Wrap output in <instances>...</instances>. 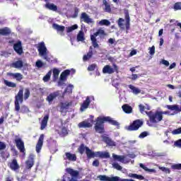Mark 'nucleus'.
Instances as JSON below:
<instances>
[{
	"label": "nucleus",
	"instance_id": "nucleus-51",
	"mask_svg": "<svg viewBox=\"0 0 181 181\" xmlns=\"http://www.w3.org/2000/svg\"><path fill=\"white\" fill-rule=\"evenodd\" d=\"M171 134H172L173 135H179V134H181V127L173 130V131L171 132Z\"/></svg>",
	"mask_w": 181,
	"mask_h": 181
},
{
	"label": "nucleus",
	"instance_id": "nucleus-31",
	"mask_svg": "<svg viewBox=\"0 0 181 181\" xmlns=\"http://www.w3.org/2000/svg\"><path fill=\"white\" fill-rule=\"evenodd\" d=\"M129 88H130V90H132V93H133V94H134L135 95H138V94H141V89L135 87L133 85H129Z\"/></svg>",
	"mask_w": 181,
	"mask_h": 181
},
{
	"label": "nucleus",
	"instance_id": "nucleus-26",
	"mask_svg": "<svg viewBox=\"0 0 181 181\" xmlns=\"http://www.w3.org/2000/svg\"><path fill=\"white\" fill-rule=\"evenodd\" d=\"M11 28L8 27H5L4 28L0 29V35L1 36H8V35H11Z\"/></svg>",
	"mask_w": 181,
	"mask_h": 181
},
{
	"label": "nucleus",
	"instance_id": "nucleus-35",
	"mask_svg": "<svg viewBox=\"0 0 181 181\" xmlns=\"http://www.w3.org/2000/svg\"><path fill=\"white\" fill-rule=\"evenodd\" d=\"M95 129L96 132H98V134H103L104 125L95 124Z\"/></svg>",
	"mask_w": 181,
	"mask_h": 181
},
{
	"label": "nucleus",
	"instance_id": "nucleus-48",
	"mask_svg": "<svg viewBox=\"0 0 181 181\" xmlns=\"http://www.w3.org/2000/svg\"><path fill=\"white\" fill-rule=\"evenodd\" d=\"M112 165V168H114V169H116L117 170H122V167L119 165L118 163H113Z\"/></svg>",
	"mask_w": 181,
	"mask_h": 181
},
{
	"label": "nucleus",
	"instance_id": "nucleus-36",
	"mask_svg": "<svg viewBox=\"0 0 181 181\" xmlns=\"http://www.w3.org/2000/svg\"><path fill=\"white\" fill-rule=\"evenodd\" d=\"M103 5H105V11L111 12V5L107 2V0H103Z\"/></svg>",
	"mask_w": 181,
	"mask_h": 181
},
{
	"label": "nucleus",
	"instance_id": "nucleus-39",
	"mask_svg": "<svg viewBox=\"0 0 181 181\" xmlns=\"http://www.w3.org/2000/svg\"><path fill=\"white\" fill-rule=\"evenodd\" d=\"M125 20H126V29L127 30H128L129 29V22H130L129 13H128V12L125 13Z\"/></svg>",
	"mask_w": 181,
	"mask_h": 181
},
{
	"label": "nucleus",
	"instance_id": "nucleus-18",
	"mask_svg": "<svg viewBox=\"0 0 181 181\" xmlns=\"http://www.w3.org/2000/svg\"><path fill=\"white\" fill-rule=\"evenodd\" d=\"M64 160H71V162H76L77 160V156L76 154H73L69 152L65 153V157L64 156Z\"/></svg>",
	"mask_w": 181,
	"mask_h": 181
},
{
	"label": "nucleus",
	"instance_id": "nucleus-63",
	"mask_svg": "<svg viewBox=\"0 0 181 181\" xmlns=\"http://www.w3.org/2000/svg\"><path fill=\"white\" fill-rule=\"evenodd\" d=\"M131 161L130 159L126 158L124 156H123V159L122 160V163H124V165L127 163H129Z\"/></svg>",
	"mask_w": 181,
	"mask_h": 181
},
{
	"label": "nucleus",
	"instance_id": "nucleus-30",
	"mask_svg": "<svg viewBox=\"0 0 181 181\" xmlns=\"http://www.w3.org/2000/svg\"><path fill=\"white\" fill-rule=\"evenodd\" d=\"M52 28H53V29L57 30V32H64V29H66V28L64 26L60 25L57 23H53Z\"/></svg>",
	"mask_w": 181,
	"mask_h": 181
},
{
	"label": "nucleus",
	"instance_id": "nucleus-9",
	"mask_svg": "<svg viewBox=\"0 0 181 181\" xmlns=\"http://www.w3.org/2000/svg\"><path fill=\"white\" fill-rule=\"evenodd\" d=\"M62 95V91L61 90H57L55 92L51 93L47 98H46V101L49 104H52L53 103L54 100H56L57 97H60Z\"/></svg>",
	"mask_w": 181,
	"mask_h": 181
},
{
	"label": "nucleus",
	"instance_id": "nucleus-22",
	"mask_svg": "<svg viewBox=\"0 0 181 181\" xmlns=\"http://www.w3.org/2000/svg\"><path fill=\"white\" fill-rule=\"evenodd\" d=\"M139 165L141 169H144L146 172V173H150V174L156 173V170H155L153 168H148L146 165H145L142 163H140Z\"/></svg>",
	"mask_w": 181,
	"mask_h": 181
},
{
	"label": "nucleus",
	"instance_id": "nucleus-53",
	"mask_svg": "<svg viewBox=\"0 0 181 181\" xmlns=\"http://www.w3.org/2000/svg\"><path fill=\"white\" fill-rule=\"evenodd\" d=\"M29 95H30V90H29L28 88H26L25 90V93H24V100H28L29 98Z\"/></svg>",
	"mask_w": 181,
	"mask_h": 181
},
{
	"label": "nucleus",
	"instance_id": "nucleus-60",
	"mask_svg": "<svg viewBox=\"0 0 181 181\" xmlns=\"http://www.w3.org/2000/svg\"><path fill=\"white\" fill-rule=\"evenodd\" d=\"M174 146H176L177 148H181V139L174 142Z\"/></svg>",
	"mask_w": 181,
	"mask_h": 181
},
{
	"label": "nucleus",
	"instance_id": "nucleus-11",
	"mask_svg": "<svg viewBox=\"0 0 181 181\" xmlns=\"http://www.w3.org/2000/svg\"><path fill=\"white\" fill-rule=\"evenodd\" d=\"M57 131L60 136H66L69 134L66 124H64L63 122H61V126H59V129H57Z\"/></svg>",
	"mask_w": 181,
	"mask_h": 181
},
{
	"label": "nucleus",
	"instance_id": "nucleus-49",
	"mask_svg": "<svg viewBox=\"0 0 181 181\" xmlns=\"http://www.w3.org/2000/svg\"><path fill=\"white\" fill-rule=\"evenodd\" d=\"M174 170H181V163L174 164L171 166Z\"/></svg>",
	"mask_w": 181,
	"mask_h": 181
},
{
	"label": "nucleus",
	"instance_id": "nucleus-13",
	"mask_svg": "<svg viewBox=\"0 0 181 181\" xmlns=\"http://www.w3.org/2000/svg\"><path fill=\"white\" fill-rule=\"evenodd\" d=\"M81 22H84L85 23H93L94 21L93 18H90V16L87 13H82L80 17Z\"/></svg>",
	"mask_w": 181,
	"mask_h": 181
},
{
	"label": "nucleus",
	"instance_id": "nucleus-6",
	"mask_svg": "<svg viewBox=\"0 0 181 181\" xmlns=\"http://www.w3.org/2000/svg\"><path fill=\"white\" fill-rule=\"evenodd\" d=\"M104 33V30L99 29L96 33L90 35V40L92 42V45L94 49H98V47H100L98 42H97V36H100V35L103 36Z\"/></svg>",
	"mask_w": 181,
	"mask_h": 181
},
{
	"label": "nucleus",
	"instance_id": "nucleus-33",
	"mask_svg": "<svg viewBox=\"0 0 181 181\" xmlns=\"http://www.w3.org/2000/svg\"><path fill=\"white\" fill-rule=\"evenodd\" d=\"M10 168L12 170H18V169H19V165L16 159L13 160L10 164Z\"/></svg>",
	"mask_w": 181,
	"mask_h": 181
},
{
	"label": "nucleus",
	"instance_id": "nucleus-54",
	"mask_svg": "<svg viewBox=\"0 0 181 181\" xmlns=\"http://www.w3.org/2000/svg\"><path fill=\"white\" fill-rule=\"evenodd\" d=\"M139 111L141 114H146V112H148L145 110L146 109H145V106H144V105H139Z\"/></svg>",
	"mask_w": 181,
	"mask_h": 181
},
{
	"label": "nucleus",
	"instance_id": "nucleus-44",
	"mask_svg": "<svg viewBox=\"0 0 181 181\" xmlns=\"http://www.w3.org/2000/svg\"><path fill=\"white\" fill-rule=\"evenodd\" d=\"M78 28V25L77 24H75L71 27L66 28V33H70V32H73V30H76V29Z\"/></svg>",
	"mask_w": 181,
	"mask_h": 181
},
{
	"label": "nucleus",
	"instance_id": "nucleus-5",
	"mask_svg": "<svg viewBox=\"0 0 181 181\" xmlns=\"http://www.w3.org/2000/svg\"><path fill=\"white\" fill-rule=\"evenodd\" d=\"M23 103V89H21L17 95L15 97V111L19 112L21 110V105Z\"/></svg>",
	"mask_w": 181,
	"mask_h": 181
},
{
	"label": "nucleus",
	"instance_id": "nucleus-40",
	"mask_svg": "<svg viewBox=\"0 0 181 181\" xmlns=\"http://www.w3.org/2000/svg\"><path fill=\"white\" fill-rule=\"evenodd\" d=\"M4 83L5 86H7V87H11L12 88H15V87H16V83L8 81V80H4Z\"/></svg>",
	"mask_w": 181,
	"mask_h": 181
},
{
	"label": "nucleus",
	"instance_id": "nucleus-52",
	"mask_svg": "<svg viewBox=\"0 0 181 181\" xmlns=\"http://www.w3.org/2000/svg\"><path fill=\"white\" fill-rule=\"evenodd\" d=\"M17 81H21L23 78V75H22L21 73H16L15 78Z\"/></svg>",
	"mask_w": 181,
	"mask_h": 181
},
{
	"label": "nucleus",
	"instance_id": "nucleus-61",
	"mask_svg": "<svg viewBox=\"0 0 181 181\" xmlns=\"http://www.w3.org/2000/svg\"><path fill=\"white\" fill-rule=\"evenodd\" d=\"M149 51V54L151 56H153L155 54V46H152L151 47H149L148 49Z\"/></svg>",
	"mask_w": 181,
	"mask_h": 181
},
{
	"label": "nucleus",
	"instance_id": "nucleus-50",
	"mask_svg": "<svg viewBox=\"0 0 181 181\" xmlns=\"http://www.w3.org/2000/svg\"><path fill=\"white\" fill-rule=\"evenodd\" d=\"M148 135H149V132H143L142 133H141L139 134V138H140V139H144V138H146V136H148Z\"/></svg>",
	"mask_w": 181,
	"mask_h": 181
},
{
	"label": "nucleus",
	"instance_id": "nucleus-37",
	"mask_svg": "<svg viewBox=\"0 0 181 181\" xmlns=\"http://www.w3.org/2000/svg\"><path fill=\"white\" fill-rule=\"evenodd\" d=\"M98 24L100 26H110V25H111V22H110V21L107 20V19H103L102 21H100Z\"/></svg>",
	"mask_w": 181,
	"mask_h": 181
},
{
	"label": "nucleus",
	"instance_id": "nucleus-3",
	"mask_svg": "<svg viewBox=\"0 0 181 181\" xmlns=\"http://www.w3.org/2000/svg\"><path fill=\"white\" fill-rule=\"evenodd\" d=\"M146 113L152 124H158V122H160L163 119V116H162L160 111H156V112L150 111Z\"/></svg>",
	"mask_w": 181,
	"mask_h": 181
},
{
	"label": "nucleus",
	"instance_id": "nucleus-14",
	"mask_svg": "<svg viewBox=\"0 0 181 181\" xmlns=\"http://www.w3.org/2000/svg\"><path fill=\"white\" fill-rule=\"evenodd\" d=\"M44 139H45V134H41L39 137L38 141L35 147L37 153H40V151H42Z\"/></svg>",
	"mask_w": 181,
	"mask_h": 181
},
{
	"label": "nucleus",
	"instance_id": "nucleus-41",
	"mask_svg": "<svg viewBox=\"0 0 181 181\" xmlns=\"http://www.w3.org/2000/svg\"><path fill=\"white\" fill-rule=\"evenodd\" d=\"M74 88V86L71 84H69L66 88L65 89L64 94L68 93V94H71V93L73 92V88Z\"/></svg>",
	"mask_w": 181,
	"mask_h": 181
},
{
	"label": "nucleus",
	"instance_id": "nucleus-55",
	"mask_svg": "<svg viewBox=\"0 0 181 181\" xmlns=\"http://www.w3.org/2000/svg\"><path fill=\"white\" fill-rule=\"evenodd\" d=\"M175 11H181V2H177L174 5Z\"/></svg>",
	"mask_w": 181,
	"mask_h": 181
},
{
	"label": "nucleus",
	"instance_id": "nucleus-38",
	"mask_svg": "<svg viewBox=\"0 0 181 181\" xmlns=\"http://www.w3.org/2000/svg\"><path fill=\"white\" fill-rule=\"evenodd\" d=\"M87 148H88V147L84 145V144H82L78 148V151L79 153L83 155V153H84V152H86L87 151Z\"/></svg>",
	"mask_w": 181,
	"mask_h": 181
},
{
	"label": "nucleus",
	"instance_id": "nucleus-42",
	"mask_svg": "<svg viewBox=\"0 0 181 181\" xmlns=\"http://www.w3.org/2000/svg\"><path fill=\"white\" fill-rule=\"evenodd\" d=\"M125 22V20L124 18H119L117 21V25L120 29H125V27L124 26V23Z\"/></svg>",
	"mask_w": 181,
	"mask_h": 181
},
{
	"label": "nucleus",
	"instance_id": "nucleus-25",
	"mask_svg": "<svg viewBox=\"0 0 181 181\" xmlns=\"http://www.w3.org/2000/svg\"><path fill=\"white\" fill-rule=\"evenodd\" d=\"M49 121V115H46L42 122H41V127L40 129L42 131H43V129H45V128H46V127H47V122Z\"/></svg>",
	"mask_w": 181,
	"mask_h": 181
},
{
	"label": "nucleus",
	"instance_id": "nucleus-16",
	"mask_svg": "<svg viewBox=\"0 0 181 181\" xmlns=\"http://www.w3.org/2000/svg\"><path fill=\"white\" fill-rule=\"evenodd\" d=\"M13 49L18 53V54H22L23 53V49L22 48V42L18 40L13 45Z\"/></svg>",
	"mask_w": 181,
	"mask_h": 181
},
{
	"label": "nucleus",
	"instance_id": "nucleus-2",
	"mask_svg": "<svg viewBox=\"0 0 181 181\" xmlns=\"http://www.w3.org/2000/svg\"><path fill=\"white\" fill-rule=\"evenodd\" d=\"M86 153L88 159L93 158H101L102 159H108L110 158V153L104 151H93L89 148H86Z\"/></svg>",
	"mask_w": 181,
	"mask_h": 181
},
{
	"label": "nucleus",
	"instance_id": "nucleus-24",
	"mask_svg": "<svg viewBox=\"0 0 181 181\" xmlns=\"http://www.w3.org/2000/svg\"><path fill=\"white\" fill-rule=\"evenodd\" d=\"M45 7L49 11H52V12H57V6L54 5L53 3H47Z\"/></svg>",
	"mask_w": 181,
	"mask_h": 181
},
{
	"label": "nucleus",
	"instance_id": "nucleus-7",
	"mask_svg": "<svg viewBox=\"0 0 181 181\" xmlns=\"http://www.w3.org/2000/svg\"><path fill=\"white\" fill-rule=\"evenodd\" d=\"M98 178L100 181H135L134 180H129V179L121 180V178H119V177H117V176L110 177L107 175H99Z\"/></svg>",
	"mask_w": 181,
	"mask_h": 181
},
{
	"label": "nucleus",
	"instance_id": "nucleus-57",
	"mask_svg": "<svg viewBox=\"0 0 181 181\" xmlns=\"http://www.w3.org/2000/svg\"><path fill=\"white\" fill-rule=\"evenodd\" d=\"M158 169H160V170H162V172H164L165 173H170V170L168 168L159 166Z\"/></svg>",
	"mask_w": 181,
	"mask_h": 181
},
{
	"label": "nucleus",
	"instance_id": "nucleus-8",
	"mask_svg": "<svg viewBox=\"0 0 181 181\" xmlns=\"http://www.w3.org/2000/svg\"><path fill=\"white\" fill-rule=\"evenodd\" d=\"M142 125H144V122L137 119L134 121L129 127H126V129H127V131H138Z\"/></svg>",
	"mask_w": 181,
	"mask_h": 181
},
{
	"label": "nucleus",
	"instance_id": "nucleus-64",
	"mask_svg": "<svg viewBox=\"0 0 181 181\" xmlns=\"http://www.w3.org/2000/svg\"><path fill=\"white\" fill-rule=\"evenodd\" d=\"M6 148V145H5V143L0 141V151H4Z\"/></svg>",
	"mask_w": 181,
	"mask_h": 181
},
{
	"label": "nucleus",
	"instance_id": "nucleus-17",
	"mask_svg": "<svg viewBox=\"0 0 181 181\" xmlns=\"http://www.w3.org/2000/svg\"><path fill=\"white\" fill-rule=\"evenodd\" d=\"M90 103L91 100H90V97L88 96L81 105L80 111L81 112H84V111L86 110L87 108H88V106L90 105Z\"/></svg>",
	"mask_w": 181,
	"mask_h": 181
},
{
	"label": "nucleus",
	"instance_id": "nucleus-29",
	"mask_svg": "<svg viewBox=\"0 0 181 181\" xmlns=\"http://www.w3.org/2000/svg\"><path fill=\"white\" fill-rule=\"evenodd\" d=\"M76 40L77 42H84L86 40V38L84 37V32L83 30H81L77 36H76Z\"/></svg>",
	"mask_w": 181,
	"mask_h": 181
},
{
	"label": "nucleus",
	"instance_id": "nucleus-19",
	"mask_svg": "<svg viewBox=\"0 0 181 181\" xmlns=\"http://www.w3.org/2000/svg\"><path fill=\"white\" fill-rule=\"evenodd\" d=\"M25 164L28 169H31L33 165H35V155L30 154L28 160L25 162Z\"/></svg>",
	"mask_w": 181,
	"mask_h": 181
},
{
	"label": "nucleus",
	"instance_id": "nucleus-32",
	"mask_svg": "<svg viewBox=\"0 0 181 181\" xmlns=\"http://www.w3.org/2000/svg\"><path fill=\"white\" fill-rule=\"evenodd\" d=\"M11 67L14 69H22L23 67V62L21 60L16 61L11 64Z\"/></svg>",
	"mask_w": 181,
	"mask_h": 181
},
{
	"label": "nucleus",
	"instance_id": "nucleus-58",
	"mask_svg": "<svg viewBox=\"0 0 181 181\" xmlns=\"http://www.w3.org/2000/svg\"><path fill=\"white\" fill-rule=\"evenodd\" d=\"M96 67H97V65L95 64H92L88 67V71H94Z\"/></svg>",
	"mask_w": 181,
	"mask_h": 181
},
{
	"label": "nucleus",
	"instance_id": "nucleus-43",
	"mask_svg": "<svg viewBox=\"0 0 181 181\" xmlns=\"http://www.w3.org/2000/svg\"><path fill=\"white\" fill-rule=\"evenodd\" d=\"M112 158L115 159V160H118V162L122 163V159L124 158V156H118L116 155L115 153L112 154Z\"/></svg>",
	"mask_w": 181,
	"mask_h": 181
},
{
	"label": "nucleus",
	"instance_id": "nucleus-10",
	"mask_svg": "<svg viewBox=\"0 0 181 181\" xmlns=\"http://www.w3.org/2000/svg\"><path fill=\"white\" fill-rule=\"evenodd\" d=\"M93 117L92 118H89L87 120H85L78 124V127L80 128H91L93 127V122H94Z\"/></svg>",
	"mask_w": 181,
	"mask_h": 181
},
{
	"label": "nucleus",
	"instance_id": "nucleus-4",
	"mask_svg": "<svg viewBox=\"0 0 181 181\" xmlns=\"http://www.w3.org/2000/svg\"><path fill=\"white\" fill-rule=\"evenodd\" d=\"M104 122H109L111 125H115V127H118L119 123L116 120H114L111 117H99L97 118V122L95 125H104Z\"/></svg>",
	"mask_w": 181,
	"mask_h": 181
},
{
	"label": "nucleus",
	"instance_id": "nucleus-59",
	"mask_svg": "<svg viewBox=\"0 0 181 181\" xmlns=\"http://www.w3.org/2000/svg\"><path fill=\"white\" fill-rule=\"evenodd\" d=\"M28 111H29V109L28 108V107H26L25 105L21 106L20 109L21 112L25 113V112H28Z\"/></svg>",
	"mask_w": 181,
	"mask_h": 181
},
{
	"label": "nucleus",
	"instance_id": "nucleus-34",
	"mask_svg": "<svg viewBox=\"0 0 181 181\" xmlns=\"http://www.w3.org/2000/svg\"><path fill=\"white\" fill-rule=\"evenodd\" d=\"M53 73V81H56L59 78V74H60V71L56 68L52 70Z\"/></svg>",
	"mask_w": 181,
	"mask_h": 181
},
{
	"label": "nucleus",
	"instance_id": "nucleus-46",
	"mask_svg": "<svg viewBox=\"0 0 181 181\" xmlns=\"http://www.w3.org/2000/svg\"><path fill=\"white\" fill-rule=\"evenodd\" d=\"M50 77H52V71H48V73L43 77V81L47 83V81L50 80Z\"/></svg>",
	"mask_w": 181,
	"mask_h": 181
},
{
	"label": "nucleus",
	"instance_id": "nucleus-62",
	"mask_svg": "<svg viewBox=\"0 0 181 181\" xmlns=\"http://www.w3.org/2000/svg\"><path fill=\"white\" fill-rule=\"evenodd\" d=\"M78 12H80V10L78 8H76L72 17L73 18H77V16H78Z\"/></svg>",
	"mask_w": 181,
	"mask_h": 181
},
{
	"label": "nucleus",
	"instance_id": "nucleus-1",
	"mask_svg": "<svg viewBox=\"0 0 181 181\" xmlns=\"http://www.w3.org/2000/svg\"><path fill=\"white\" fill-rule=\"evenodd\" d=\"M37 50L39 52V56L42 57L46 62H48V63H57V59H52L53 57L49 55V51H47L45 42H40L38 45Z\"/></svg>",
	"mask_w": 181,
	"mask_h": 181
},
{
	"label": "nucleus",
	"instance_id": "nucleus-47",
	"mask_svg": "<svg viewBox=\"0 0 181 181\" xmlns=\"http://www.w3.org/2000/svg\"><path fill=\"white\" fill-rule=\"evenodd\" d=\"M93 57V54L91 52H88L87 54H85L83 57V62H87V60H90Z\"/></svg>",
	"mask_w": 181,
	"mask_h": 181
},
{
	"label": "nucleus",
	"instance_id": "nucleus-27",
	"mask_svg": "<svg viewBox=\"0 0 181 181\" xmlns=\"http://www.w3.org/2000/svg\"><path fill=\"white\" fill-rule=\"evenodd\" d=\"M67 76H70V70L66 69L60 75L61 81H64L67 78Z\"/></svg>",
	"mask_w": 181,
	"mask_h": 181
},
{
	"label": "nucleus",
	"instance_id": "nucleus-15",
	"mask_svg": "<svg viewBox=\"0 0 181 181\" xmlns=\"http://www.w3.org/2000/svg\"><path fill=\"white\" fill-rule=\"evenodd\" d=\"M16 146L18 149L22 153H25V143L22 139H17L15 140Z\"/></svg>",
	"mask_w": 181,
	"mask_h": 181
},
{
	"label": "nucleus",
	"instance_id": "nucleus-21",
	"mask_svg": "<svg viewBox=\"0 0 181 181\" xmlns=\"http://www.w3.org/2000/svg\"><path fill=\"white\" fill-rule=\"evenodd\" d=\"M102 139L103 142H105L107 145H109V146H115L116 144L115 141H113L107 134H104L102 136Z\"/></svg>",
	"mask_w": 181,
	"mask_h": 181
},
{
	"label": "nucleus",
	"instance_id": "nucleus-12",
	"mask_svg": "<svg viewBox=\"0 0 181 181\" xmlns=\"http://www.w3.org/2000/svg\"><path fill=\"white\" fill-rule=\"evenodd\" d=\"M71 102H64L61 103L59 111L62 114H66L67 112V110H69V107H71Z\"/></svg>",
	"mask_w": 181,
	"mask_h": 181
},
{
	"label": "nucleus",
	"instance_id": "nucleus-23",
	"mask_svg": "<svg viewBox=\"0 0 181 181\" xmlns=\"http://www.w3.org/2000/svg\"><path fill=\"white\" fill-rule=\"evenodd\" d=\"M115 71V69L110 65H106L103 69V73H104V74H112Z\"/></svg>",
	"mask_w": 181,
	"mask_h": 181
},
{
	"label": "nucleus",
	"instance_id": "nucleus-45",
	"mask_svg": "<svg viewBox=\"0 0 181 181\" xmlns=\"http://www.w3.org/2000/svg\"><path fill=\"white\" fill-rule=\"evenodd\" d=\"M62 181H77V180H76V178H71L70 175H64L62 177Z\"/></svg>",
	"mask_w": 181,
	"mask_h": 181
},
{
	"label": "nucleus",
	"instance_id": "nucleus-56",
	"mask_svg": "<svg viewBox=\"0 0 181 181\" xmlns=\"http://www.w3.org/2000/svg\"><path fill=\"white\" fill-rule=\"evenodd\" d=\"M35 66L36 67H37L38 69H42V67L43 66H45V64H43V62L40 60H37L35 63Z\"/></svg>",
	"mask_w": 181,
	"mask_h": 181
},
{
	"label": "nucleus",
	"instance_id": "nucleus-28",
	"mask_svg": "<svg viewBox=\"0 0 181 181\" xmlns=\"http://www.w3.org/2000/svg\"><path fill=\"white\" fill-rule=\"evenodd\" d=\"M122 108L126 114H131V112H132V107L128 104L123 105Z\"/></svg>",
	"mask_w": 181,
	"mask_h": 181
},
{
	"label": "nucleus",
	"instance_id": "nucleus-20",
	"mask_svg": "<svg viewBox=\"0 0 181 181\" xmlns=\"http://www.w3.org/2000/svg\"><path fill=\"white\" fill-rule=\"evenodd\" d=\"M66 172L69 173L71 176V178H74L77 180V177H78V175H80V173L77 170H75L72 168H66Z\"/></svg>",
	"mask_w": 181,
	"mask_h": 181
}]
</instances>
